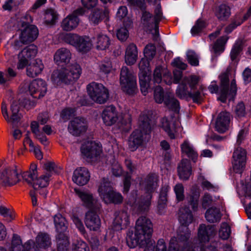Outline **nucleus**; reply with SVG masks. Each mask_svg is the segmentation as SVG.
Wrapping results in <instances>:
<instances>
[{"mask_svg":"<svg viewBox=\"0 0 251 251\" xmlns=\"http://www.w3.org/2000/svg\"><path fill=\"white\" fill-rule=\"evenodd\" d=\"M216 234V230L214 226L204 224L200 225L198 229V239L201 243H206L213 238Z\"/></svg>","mask_w":251,"mask_h":251,"instance_id":"nucleus-21","label":"nucleus"},{"mask_svg":"<svg viewBox=\"0 0 251 251\" xmlns=\"http://www.w3.org/2000/svg\"><path fill=\"white\" fill-rule=\"evenodd\" d=\"M37 176V167L35 164H32L29 172L25 173L23 177L28 184H32L33 186V182Z\"/></svg>","mask_w":251,"mask_h":251,"instance_id":"nucleus-44","label":"nucleus"},{"mask_svg":"<svg viewBox=\"0 0 251 251\" xmlns=\"http://www.w3.org/2000/svg\"><path fill=\"white\" fill-rule=\"evenodd\" d=\"M129 215L125 211H120L114 220L113 229L115 231H120L125 229L129 224Z\"/></svg>","mask_w":251,"mask_h":251,"instance_id":"nucleus-24","label":"nucleus"},{"mask_svg":"<svg viewBox=\"0 0 251 251\" xmlns=\"http://www.w3.org/2000/svg\"><path fill=\"white\" fill-rule=\"evenodd\" d=\"M165 97L163 89L160 86H156L154 90V99L155 102L158 103L164 102Z\"/></svg>","mask_w":251,"mask_h":251,"instance_id":"nucleus-51","label":"nucleus"},{"mask_svg":"<svg viewBox=\"0 0 251 251\" xmlns=\"http://www.w3.org/2000/svg\"><path fill=\"white\" fill-rule=\"evenodd\" d=\"M162 127L171 139L175 138L176 132V127L174 122L169 121L166 118H164L161 120Z\"/></svg>","mask_w":251,"mask_h":251,"instance_id":"nucleus-35","label":"nucleus"},{"mask_svg":"<svg viewBox=\"0 0 251 251\" xmlns=\"http://www.w3.org/2000/svg\"><path fill=\"white\" fill-rule=\"evenodd\" d=\"M0 162V185L2 186H11L17 184L20 180L21 172L16 167L1 168Z\"/></svg>","mask_w":251,"mask_h":251,"instance_id":"nucleus-10","label":"nucleus"},{"mask_svg":"<svg viewBox=\"0 0 251 251\" xmlns=\"http://www.w3.org/2000/svg\"><path fill=\"white\" fill-rule=\"evenodd\" d=\"M87 90L91 99L97 103H104L108 99V91L102 84L92 82L87 85Z\"/></svg>","mask_w":251,"mask_h":251,"instance_id":"nucleus-11","label":"nucleus"},{"mask_svg":"<svg viewBox=\"0 0 251 251\" xmlns=\"http://www.w3.org/2000/svg\"><path fill=\"white\" fill-rule=\"evenodd\" d=\"M228 39V37L225 36L220 37L216 41L213 46V50L215 53L219 54L224 51V46Z\"/></svg>","mask_w":251,"mask_h":251,"instance_id":"nucleus-48","label":"nucleus"},{"mask_svg":"<svg viewBox=\"0 0 251 251\" xmlns=\"http://www.w3.org/2000/svg\"><path fill=\"white\" fill-rule=\"evenodd\" d=\"M82 73L80 66L74 63L66 68L54 70L51 76V80L58 85L61 83L70 84L75 81L80 77Z\"/></svg>","mask_w":251,"mask_h":251,"instance_id":"nucleus-3","label":"nucleus"},{"mask_svg":"<svg viewBox=\"0 0 251 251\" xmlns=\"http://www.w3.org/2000/svg\"><path fill=\"white\" fill-rule=\"evenodd\" d=\"M57 18L56 12L52 9H47L44 15L45 21L47 24H53Z\"/></svg>","mask_w":251,"mask_h":251,"instance_id":"nucleus-50","label":"nucleus"},{"mask_svg":"<svg viewBox=\"0 0 251 251\" xmlns=\"http://www.w3.org/2000/svg\"><path fill=\"white\" fill-rule=\"evenodd\" d=\"M1 113L3 117L8 123H11L13 126H15L21 120L22 115L19 113L20 106L19 103L13 101L10 106L11 117H10L5 103L1 104Z\"/></svg>","mask_w":251,"mask_h":251,"instance_id":"nucleus-14","label":"nucleus"},{"mask_svg":"<svg viewBox=\"0 0 251 251\" xmlns=\"http://www.w3.org/2000/svg\"><path fill=\"white\" fill-rule=\"evenodd\" d=\"M164 68L161 66H157L155 67L153 73V81L154 83H160L162 81L163 75V70H165Z\"/></svg>","mask_w":251,"mask_h":251,"instance_id":"nucleus-52","label":"nucleus"},{"mask_svg":"<svg viewBox=\"0 0 251 251\" xmlns=\"http://www.w3.org/2000/svg\"><path fill=\"white\" fill-rule=\"evenodd\" d=\"M183 83V80H182L176 91V95L180 99H184L187 96L189 95V93L186 85Z\"/></svg>","mask_w":251,"mask_h":251,"instance_id":"nucleus-54","label":"nucleus"},{"mask_svg":"<svg viewBox=\"0 0 251 251\" xmlns=\"http://www.w3.org/2000/svg\"><path fill=\"white\" fill-rule=\"evenodd\" d=\"M28 91L33 98L40 99L44 97L47 93V83L42 79H34L29 84Z\"/></svg>","mask_w":251,"mask_h":251,"instance_id":"nucleus-19","label":"nucleus"},{"mask_svg":"<svg viewBox=\"0 0 251 251\" xmlns=\"http://www.w3.org/2000/svg\"><path fill=\"white\" fill-rule=\"evenodd\" d=\"M54 223L58 232H63L67 228V222L65 218L60 214H58L54 216Z\"/></svg>","mask_w":251,"mask_h":251,"instance_id":"nucleus-43","label":"nucleus"},{"mask_svg":"<svg viewBox=\"0 0 251 251\" xmlns=\"http://www.w3.org/2000/svg\"><path fill=\"white\" fill-rule=\"evenodd\" d=\"M174 190L177 200L178 201H182L184 198V189L183 185L181 183L176 184L174 187Z\"/></svg>","mask_w":251,"mask_h":251,"instance_id":"nucleus-62","label":"nucleus"},{"mask_svg":"<svg viewBox=\"0 0 251 251\" xmlns=\"http://www.w3.org/2000/svg\"><path fill=\"white\" fill-rule=\"evenodd\" d=\"M136 230L134 239L129 237L127 243L131 248L139 245L145 246L143 251H167V247L164 240H158L155 251V242L151 239L152 233V226L151 221L145 217H140L136 221Z\"/></svg>","mask_w":251,"mask_h":251,"instance_id":"nucleus-1","label":"nucleus"},{"mask_svg":"<svg viewBox=\"0 0 251 251\" xmlns=\"http://www.w3.org/2000/svg\"><path fill=\"white\" fill-rule=\"evenodd\" d=\"M120 80L123 91L130 95L136 93L138 89L136 76L126 66L121 69Z\"/></svg>","mask_w":251,"mask_h":251,"instance_id":"nucleus-9","label":"nucleus"},{"mask_svg":"<svg viewBox=\"0 0 251 251\" xmlns=\"http://www.w3.org/2000/svg\"><path fill=\"white\" fill-rule=\"evenodd\" d=\"M101 116L104 124L107 126L113 125L118 120L116 108L112 105L106 107L103 110Z\"/></svg>","mask_w":251,"mask_h":251,"instance_id":"nucleus-27","label":"nucleus"},{"mask_svg":"<svg viewBox=\"0 0 251 251\" xmlns=\"http://www.w3.org/2000/svg\"><path fill=\"white\" fill-rule=\"evenodd\" d=\"M11 251H30L31 249L25 247V243L22 245L20 237L17 234H14L11 247Z\"/></svg>","mask_w":251,"mask_h":251,"instance_id":"nucleus-39","label":"nucleus"},{"mask_svg":"<svg viewBox=\"0 0 251 251\" xmlns=\"http://www.w3.org/2000/svg\"><path fill=\"white\" fill-rule=\"evenodd\" d=\"M96 44L97 49L105 50L110 45L109 38L106 35L99 34L97 36Z\"/></svg>","mask_w":251,"mask_h":251,"instance_id":"nucleus-42","label":"nucleus"},{"mask_svg":"<svg viewBox=\"0 0 251 251\" xmlns=\"http://www.w3.org/2000/svg\"><path fill=\"white\" fill-rule=\"evenodd\" d=\"M37 53V48L36 46L32 44L30 45L24 50L20 53L21 55L25 57L27 59L34 57Z\"/></svg>","mask_w":251,"mask_h":251,"instance_id":"nucleus-47","label":"nucleus"},{"mask_svg":"<svg viewBox=\"0 0 251 251\" xmlns=\"http://www.w3.org/2000/svg\"><path fill=\"white\" fill-rule=\"evenodd\" d=\"M109 11L105 9L102 11L99 9H96L92 11L89 15V19L91 23L94 25L98 24L104 17L108 16Z\"/></svg>","mask_w":251,"mask_h":251,"instance_id":"nucleus-36","label":"nucleus"},{"mask_svg":"<svg viewBox=\"0 0 251 251\" xmlns=\"http://www.w3.org/2000/svg\"><path fill=\"white\" fill-rule=\"evenodd\" d=\"M177 172L181 179H188L192 173V168L190 162L187 159H182L177 167Z\"/></svg>","mask_w":251,"mask_h":251,"instance_id":"nucleus-28","label":"nucleus"},{"mask_svg":"<svg viewBox=\"0 0 251 251\" xmlns=\"http://www.w3.org/2000/svg\"><path fill=\"white\" fill-rule=\"evenodd\" d=\"M79 35L73 33H66L63 36V39L65 42L75 47Z\"/></svg>","mask_w":251,"mask_h":251,"instance_id":"nucleus-61","label":"nucleus"},{"mask_svg":"<svg viewBox=\"0 0 251 251\" xmlns=\"http://www.w3.org/2000/svg\"><path fill=\"white\" fill-rule=\"evenodd\" d=\"M178 244L180 245L179 251H183L185 250L187 251L188 250L189 251H203L201 245H197L194 244L186 243L185 241H182L177 240Z\"/></svg>","mask_w":251,"mask_h":251,"instance_id":"nucleus-46","label":"nucleus"},{"mask_svg":"<svg viewBox=\"0 0 251 251\" xmlns=\"http://www.w3.org/2000/svg\"><path fill=\"white\" fill-rule=\"evenodd\" d=\"M88 128V123L82 117H75L71 120L68 126V131L75 136H79L85 133Z\"/></svg>","mask_w":251,"mask_h":251,"instance_id":"nucleus-17","label":"nucleus"},{"mask_svg":"<svg viewBox=\"0 0 251 251\" xmlns=\"http://www.w3.org/2000/svg\"><path fill=\"white\" fill-rule=\"evenodd\" d=\"M50 176L51 174L50 173H46L39 177H37L33 182V188L35 189H37L39 188L47 187L49 184Z\"/></svg>","mask_w":251,"mask_h":251,"instance_id":"nucleus-40","label":"nucleus"},{"mask_svg":"<svg viewBox=\"0 0 251 251\" xmlns=\"http://www.w3.org/2000/svg\"><path fill=\"white\" fill-rule=\"evenodd\" d=\"M199 180L201 181V187L203 190L216 192L219 190V186L217 185L212 183L203 176H200Z\"/></svg>","mask_w":251,"mask_h":251,"instance_id":"nucleus-49","label":"nucleus"},{"mask_svg":"<svg viewBox=\"0 0 251 251\" xmlns=\"http://www.w3.org/2000/svg\"><path fill=\"white\" fill-rule=\"evenodd\" d=\"M215 15L220 20H224L230 15V9L225 4L219 5L215 10Z\"/></svg>","mask_w":251,"mask_h":251,"instance_id":"nucleus-38","label":"nucleus"},{"mask_svg":"<svg viewBox=\"0 0 251 251\" xmlns=\"http://www.w3.org/2000/svg\"><path fill=\"white\" fill-rule=\"evenodd\" d=\"M205 26V23L203 21L200 19L198 20L195 25L191 28V32L192 35L193 36L197 35L202 31Z\"/></svg>","mask_w":251,"mask_h":251,"instance_id":"nucleus-57","label":"nucleus"},{"mask_svg":"<svg viewBox=\"0 0 251 251\" xmlns=\"http://www.w3.org/2000/svg\"><path fill=\"white\" fill-rule=\"evenodd\" d=\"M148 59L142 58L139 63L140 73L139 74V82L142 93L146 96L150 87L151 71L149 68V62Z\"/></svg>","mask_w":251,"mask_h":251,"instance_id":"nucleus-12","label":"nucleus"},{"mask_svg":"<svg viewBox=\"0 0 251 251\" xmlns=\"http://www.w3.org/2000/svg\"><path fill=\"white\" fill-rule=\"evenodd\" d=\"M71 58L72 53L70 50L65 48L58 49L53 56L54 61L58 65H63L69 63Z\"/></svg>","mask_w":251,"mask_h":251,"instance_id":"nucleus-26","label":"nucleus"},{"mask_svg":"<svg viewBox=\"0 0 251 251\" xmlns=\"http://www.w3.org/2000/svg\"><path fill=\"white\" fill-rule=\"evenodd\" d=\"M79 22V20L77 16L70 14L62 20L61 27L63 30L71 31L77 26Z\"/></svg>","mask_w":251,"mask_h":251,"instance_id":"nucleus-29","label":"nucleus"},{"mask_svg":"<svg viewBox=\"0 0 251 251\" xmlns=\"http://www.w3.org/2000/svg\"><path fill=\"white\" fill-rule=\"evenodd\" d=\"M145 56L150 60L152 59L156 53V48L154 44H149L147 45L144 50Z\"/></svg>","mask_w":251,"mask_h":251,"instance_id":"nucleus-56","label":"nucleus"},{"mask_svg":"<svg viewBox=\"0 0 251 251\" xmlns=\"http://www.w3.org/2000/svg\"><path fill=\"white\" fill-rule=\"evenodd\" d=\"M148 2L155 5L153 15L146 9L142 11L140 22L143 28L152 32L153 40H157L159 36V26L160 21L163 19V12L160 0H147Z\"/></svg>","mask_w":251,"mask_h":251,"instance_id":"nucleus-2","label":"nucleus"},{"mask_svg":"<svg viewBox=\"0 0 251 251\" xmlns=\"http://www.w3.org/2000/svg\"><path fill=\"white\" fill-rule=\"evenodd\" d=\"M51 239L49 235L45 232H39L35 241L30 240L25 243V247L31 249L30 251H40L41 249H47L50 247Z\"/></svg>","mask_w":251,"mask_h":251,"instance_id":"nucleus-13","label":"nucleus"},{"mask_svg":"<svg viewBox=\"0 0 251 251\" xmlns=\"http://www.w3.org/2000/svg\"><path fill=\"white\" fill-rule=\"evenodd\" d=\"M74 191L82 202L83 205L85 207L94 209H97L100 207V203L98 200L94 199L91 193L82 189L75 188Z\"/></svg>","mask_w":251,"mask_h":251,"instance_id":"nucleus-18","label":"nucleus"},{"mask_svg":"<svg viewBox=\"0 0 251 251\" xmlns=\"http://www.w3.org/2000/svg\"><path fill=\"white\" fill-rule=\"evenodd\" d=\"M30 128L34 137L38 139L41 144L45 146L48 145L49 142L46 135L40 130L39 124L36 121H33L30 125Z\"/></svg>","mask_w":251,"mask_h":251,"instance_id":"nucleus-34","label":"nucleus"},{"mask_svg":"<svg viewBox=\"0 0 251 251\" xmlns=\"http://www.w3.org/2000/svg\"><path fill=\"white\" fill-rule=\"evenodd\" d=\"M179 221L181 224L179 227L176 239L181 241H187L190 235V232L187 227L193 221L191 211L187 207H181L179 212ZM176 238V237H175Z\"/></svg>","mask_w":251,"mask_h":251,"instance_id":"nucleus-8","label":"nucleus"},{"mask_svg":"<svg viewBox=\"0 0 251 251\" xmlns=\"http://www.w3.org/2000/svg\"><path fill=\"white\" fill-rule=\"evenodd\" d=\"M247 152L245 150L237 147L232 155V167L236 173L241 174L244 170L246 163Z\"/></svg>","mask_w":251,"mask_h":251,"instance_id":"nucleus-15","label":"nucleus"},{"mask_svg":"<svg viewBox=\"0 0 251 251\" xmlns=\"http://www.w3.org/2000/svg\"><path fill=\"white\" fill-rule=\"evenodd\" d=\"M158 176L155 174H149L144 181L141 183L146 191V196L139 205L140 211H143L148 209L151 205L152 196L151 194L154 192L158 187Z\"/></svg>","mask_w":251,"mask_h":251,"instance_id":"nucleus-7","label":"nucleus"},{"mask_svg":"<svg viewBox=\"0 0 251 251\" xmlns=\"http://www.w3.org/2000/svg\"><path fill=\"white\" fill-rule=\"evenodd\" d=\"M138 50L136 46L130 44L126 48L125 54V61L127 65L134 64L137 59Z\"/></svg>","mask_w":251,"mask_h":251,"instance_id":"nucleus-31","label":"nucleus"},{"mask_svg":"<svg viewBox=\"0 0 251 251\" xmlns=\"http://www.w3.org/2000/svg\"><path fill=\"white\" fill-rule=\"evenodd\" d=\"M232 116L229 112L222 111L217 116L215 128L220 133H223L229 129Z\"/></svg>","mask_w":251,"mask_h":251,"instance_id":"nucleus-20","label":"nucleus"},{"mask_svg":"<svg viewBox=\"0 0 251 251\" xmlns=\"http://www.w3.org/2000/svg\"><path fill=\"white\" fill-rule=\"evenodd\" d=\"M201 91H202V88L201 86L197 91L190 90L188 96L193 100L194 102L200 103L202 100V96L201 94Z\"/></svg>","mask_w":251,"mask_h":251,"instance_id":"nucleus-55","label":"nucleus"},{"mask_svg":"<svg viewBox=\"0 0 251 251\" xmlns=\"http://www.w3.org/2000/svg\"><path fill=\"white\" fill-rule=\"evenodd\" d=\"M101 151V146L92 141L84 143L81 147L82 154L92 161L97 160Z\"/></svg>","mask_w":251,"mask_h":251,"instance_id":"nucleus-16","label":"nucleus"},{"mask_svg":"<svg viewBox=\"0 0 251 251\" xmlns=\"http://www.w3.org/2000/svg\"><path fill=\"white\" fill-rule=\"evenodd\" d=\"M84 222L86 227L90 230L99 231L101 226V221L99 216L93 211H88L85 214Z\"/></svg>","mask_w":251,"mask_h":251,"instance_id":"nucleus-22","label":"nucleus"},{"mask_svg":"<svg viewBox=\"0 0 251 251\" xmlns=\"http://www.w3.org/2000/svg\"><path fill=\"white\" fill-rule=\"evenodd\" d=\"M205 217L208 222L214 223L220 221L221 214L219 209L216 207H211L206 211Z\"/></svg>","mask_w":251,"mask_h":251,"instance_id":"nucleus-37","label":"nucleus"},{"mask_svg":"<svg viewBox=\"0 0 251 251\" xmlns=\"http://www.w3.org/2000/svg\"><path fill=\"white\" fill-rule=\"evenodd\" d=\"M99 196L106 203H119L122 202L123 198L121 194L115 192L111 182L107 178H103L98 187Z\"/></svg>","mask_w":251,"mask_h":251,"instance_id":"nucleus-6","label":"nucleus"},{"mask_svg":"<svg viewBox=\"0 0 251 251\" xmlns=\"http://www.w3.org/2000/svg\"><path fill=\"white\" fill-rule=\"evenodd\" d=\"M165 106L170 110L178 113L180 109L179 101L170 94H166L164 100Z\"/></svg>","mask_w":251,"mask_h":251,"instance_id":"nucleus-33","label":"nucleus"},{"mask_svg":"<svg viewBox=\"0 0 251 251\" xmlns=\"http://www.w3.org/2000/svg\"><path fill=\"white\" fill-rule=\"evenodd\" d=\"M100 70L105 74L110 73L113 70L112 62L110 60L106 59L103 60L100 65Z\"/></svg>","mask_w":251,"mask_h":251,"instance_id":"nucleus-58","label":"nucleus"},{"mask_svg":"<svg viewBox=\"0 0 251 251\" xmlns=\"http://www.w3.org/2000/svg\"><path fill=\"white\" fill-rule=\"evenodd\" d=\"M181 151L185 153L189 158H191L194 162L198 158V154L195 151L193 146L189 142L185 141L181 146Z\"/></svg>","mask_w":251,"mask_h":251,"instance_id":"nucleus-41","label":"nucleus"},{"mask_svg":"<svg viewBox=\"0 0 251 251\" xmlns=\"http://www.w3.org/2000/svg\"><path fill=\"white\" fill-rule=\"evenodd\" d=\"M234 113L236 117L240 118L244 117L246 115V107L243 102H239L235 107Z\"/></svg>","mask_w":251,"mask_h":251,"instance_id":"nucleus-59","label":"nucleus"},{"mask_svg":"<svg viewBox=\"0 0 251 251\" xmlns=\"http://www.w3.org/2000/svg\"><path fill=\"white\" fill-rule=\"evenodd\" d=\"M243 22V20L240 19L239 17H236L235 19L231 23L227 26L225 29V32L229 34L231 33L238 26L240 25Z\"/></svg>","mask_w":251,"mask_h":251,"instance_id":"nucleus-63","label":"nucleus"},{"mask_svg":"<svg viewBox=\"0 0 251 251\" xmlns=\"http://www.w3.org/2000/svg\"><path fill=\"white\" fill-rule=\"evenodd\" d=\"M187 61L191 65L197 66L199 65V61L198 55L193 50H190L187 52Z\"/></svg>","mask_w":251,"mask_h":251,"instance_id":"nucleus-60","label":"nucleus"},{"mask_svg":"<svg viewBox=\"0 0 251 251\" xmlns=\"http://www.w3.org/2000/svg\"><path fill=\"white\" fill-rule=\"evenodd\" d=\"M89 178V171L84 167L76 168L74 172L72 177L74 182L80 186L85 185L88 182Z\"/></svg>","mask_w":251,"mask_h":251,"instance_id":"nucleus-25","label":"nucleus"},{"mask_svg":"<svg viewBox=\"0 0 251 251\" xmlns=\"http://www.w3.org/2000/svg\"><path fill=\"white\" fill-rule=\"evenodd\" d=\"M183 84L189 85L191 90H196L199 86V77L195 75L185 77L182 79Z\"/></svg>","mask_w":251,"mask_h":251,"instance_id":"nucleus-45","label":"nucleus"},{"mask_svg":"<svg viewBox=\"0 0 251 251\" xmlns=\"http://www.w3.org/2000/svg\"><path fill=\"white\" fill-rule=\"evenodd\" d=\"M44 65L41 60L36 59L26 68V75L30 77H35L40 74L44 69Z\"/></svg>","mask_w":251,"mask_h":251,"instance_id":"nucleus-30","label":"nucleus"},{"mask_svg":"<svg viewBox=\"0 0 251 251\" xmlns=\"http://www.w3.org/2000/svg\"><path fill=\"white\" fill-rule=\"evenodd\" d=\"M230 70V67H228L226 72L222 73L220 76L221 84L220 91V96L218 99L223 102H225L227 99L229 100H233L236 95L237 86L234 79H233L231 82L230 89L228 88V77Z\"/></svg>","mask_w":251,"mask_h":251,"instance_id":"nucleus-5","label":"nucleus"},{"mask_svg":"<svg viewBox=\"0 0 251 251\" xmlns=\"http://www.w3.org/2000/svg\"><path fill=\"white\" fill-rule=\"evenodd\" d=\"M39 31L34 25H29L22 31L20 41L24 44H27L34 41L38 37Z\"/></svg>","mask_w":251,"mask_h":251,"instance_id":"nucleus-23","label":"nucleus"},{"mask_svg":"<svg viewBox=\"0 0 251 251\" xmlns=\"http://www.w3.org/2000/svg\"><path fill=\"white\" fill-rule=\"evenodd\" d=\"M150 119L145 114L140 115L138 121V128L131 134L129 141V148L133 151L141 145L143 141L144 135L149 134L151 131Z\"/></svg>","mask_w":251,"mask_h":251,"instance_id":"nucleus-4","label":"nucleus"},{"mask_svg":"<svg viewBox=\"0 0 251 251\" xmlns=\"http://www.w3.org/2000/svg\"><path fill=\"white\" fill-rule=\"evenodd\" d=\"M71 219L73 221L74 224L75 225L76 227L81 232V233L84 234L86 233L85 227L83 226L82 222L80 219L77 214L75 213H73L71 215Z\"/></svg>","mask_w":251,"mask_h":251,"instance_id":"nucleus-53","label":"nucleus"},{"mask_svg":"<svg viewBox=\"0 0 251 251\" xmlns=\"http://www.w3.org/2000/svg\"><path fill=\"white\" fill-rule=\"evenodd\" d=\"M73 251H90L87 244L82 240L77 241L73 248Z\"/></svg>","mask_w":251,"mask_h":251,"instance_id":"nucleus-64","label":"nucleus"},{"mask_svg":"<svg viewBox=\"0 0 251 251\" xmlns=\"http://www.w3.org/2000/svg\"><path fill=\"white\" fill-rule=\"evenodd\" d=\"M92 46V43L89 37L79 36L75 47L79 52H86L91 49Z\"/></svg>","mask_w":251,"mask_h":251,"instance_id":"nucleus-32","label":"nucleus"}]
</instances>
